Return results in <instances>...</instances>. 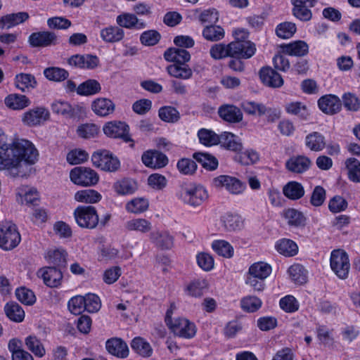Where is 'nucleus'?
Segmentation results:
<instances>
[{
	"label": "nucleus",
	"instance_id": "f257e3e1",
	"mask_svg": "<svg viewBox=\"0 0 360 360\" xmlns=\"http://www.w3.org/2000/svg\"><path fill=\"white\" fill-rule=\"evenodd\" d=\"M6 153L14 165L10 169H16L18 176H27L32 172L31 165H34L39 156L38 150L34 144L26 139H16L11 147L7 145Z\"/></svg>",
	"mask_w": 360,
	"mask_h": 360
},
{
	"label": "nucleus",
	"instance_id": "f03ea898",
	"mask_svg": "<svg viewBox=\"0 0 360 360\" xmlns=\"http://www.w3.org/2000/svg\"><path fill=\"white\" fill-rule=\"evenodd\" d=\"M176 195L184 204L193 207L201 205L209 197L205 187L195 182H185L181 184Z\"/></svg>",
	"mask_w": 360,
	"mask_h": 360
},
{
	"label": "nucleus",
	"instance_id": "7ed1b4c3",
	"mask_svg": "<svg viewBox=\"0 0 360 360\" xmlns=\"http://www.w3.org/2000/svg\"><path fill=\"white\" fill-rule=\"evenodd\" d=\"M172 305L167 309L165 321L167 327L176 336L185 339H191L195 335L196 326L194 323L184 317L173 319Z\"/></svg>",
	"mask_w": 360,
	"mask_h": 360
},
{
	"label": "nucleus",
	"instance_id": "20e7f679",
	"mask_svg": "<svg viewBox=\"0 0 360 360\" xmlns=\"http://www.w3.org/2000/svg\"><path fill=\"white\" fill-rule=\"evenodd\" d=\"M21 241V236L15 224L11 221L0 223V248L6 251L13 250Z\"/></svg>",
	"mask_w": 360,
	"mask_h": 360
},
{
	"label": "nucleus",
	"instance_id": "39448f33",
	"mask_svg": "<svg viewBox=\"0 0 360 360\" xmlns=\"http://www.w3.org/2000/svg\"><path fill=\"white\" fill-rule=\"evenodd\" d=\"M91 161L94 166L105 172H115L120 166L117 158L107 150L95 151L91 155Z\"/></svg>",
	"mask_w": 360,
	"mask_h": 360
},
{
	"label": "nucleus",
	"instance_id": "423d86ee",
	"mask_svg": "<svg viewBox=\"0 0 360 360\" xmlns=\"http://www.w3.org/2000/svg\"><path fill=\"white\" fill-rule=\"evenodd\" d=\"M74 217L78 226L84 229H93L99 222L96 208L93 206H79L74 211Z\"/></svg>",
	"mask_w": 360,
	"mask_h": 360
},
{
	"label": "nucleus",
	"instance_id": "0eeeda50",
	"mask_svg": "<svg viewBox=\"0 0 360 360\" xmlns=\"http://www.w3.org/2000/svg\"><path fill=\"white\" fill-rule=\"evenodd\" d=\"M70 180L75 184L83 186L96 185L99 176L92 169L86 167H77L72 169L70 173Z\"/></svg>",
	"mask_w": 360,
	"mask_h": 360
},
{
	"label": "nucleus",
	"instance_id": "6e6552de",
	"mask_svg": "<svg viewBox=\"0 0 360 360\" xmlns=\"http://www.w3.org/2000/svg\"><path fill=\"white\" fill-rule=\"evenodd\" d=\"M212 185L217 189L225 188L233 195L243 193L246 188L245 184L238 179L229 175H220L214 178Z\"/></svg>",
	"mask_w": 360,
	"mask_h": 360
},
{
	"label": "nucleus",
	"instance_id": "1a4fd4ad",
	"mask_svg": "<svg viewBox=\"0 0 360 360\" xmlns=\"http://www.w3.org/2000/svg\"><path fill=\"white\" fill-rule=\"evenodd\" d=\"M330 267L340 278H346L350 268L347 254L341 250H333L330 255Z\"/></svg>",
	"mask_w": 360,
	"mask_h": 360
},
{
	"label": "nucleus",
	"instance_id": "9d476101",
	"mask_svg": "<svg viewBox=\"0 0 360 360\" xmlns=\"http://www.w3.org/2000/svg\"><path fill=\"white\" fill-rule=\"evenodd\" d=\"M240 45L238 42H231L228 44H215L210 50V56L214 60H220L226 57L238 58Z\"/></svg>",
	"mask_w": 360,
	"mask_h": 360
},
{
	"label": "nucleus",
	"instance_id": "9b49d317",
	"mask_svg": "<svg viewBox=\"0 0 360 360\" xmlns=\"http://www.w3.org/2000/svg\"><path fill=\"white\" fill-rule=\"evenodd\" d=\"M235 41L233 42H238L240 46V50L238 53V58H250L255 53L256 48L253 43L248 40L249 33L245 29H237L233 32Z\"/></svg>",
	"mask_w": 360,
	"mask_h": 360
},
{
	"label": "nucleus",
	"instance_id": "f8f14e48",
	"mask_svg": "<svg viewBox=\"0 0 360 360\" xmlns=\"http://www.w3.org/2000/svg\"><path fill=\"white\" fill-rule=\"evenodd\" d=\"M103 131L104 134L110 138H120L125 142L131 141V139L129 134V126L122 122L112 121L106 123Z\"/></svg>",
	"mask_w": 360,
	"mask_h": 360
},
{
	"label": "nucleus",
	"instance_id": "ddd939ff",
	"mask_svg": "<svg viewBox=\"0 0 360 360\" xmlns=\"http://www.w3.org/2000/svg\"><path fill=\"white\" fill-rule=\"evenodd\" d=\"M143 164L153 169H159L165 167L169 162L166 155L157 150H148L141 155Z\"/></svg>",
	"mask_w": 360,
	"mask_h": 360
},
{
	"label": "nucleus",
	"instance_id": "4468645a",
	"mask_svg": "<svg viewBox=\"0 0 360 360\" xmlns=\"http://www.w3.org/2000/svg\"><path fill=\"white\" fill-rule=\"evenodd\" d=\"M58 36L50 31H41L32 33L28 39V42L32 47H47L56 45Z\"/></svg>",
	"mask_w": 360,
	"mask_h": 360
},
{
	"label": "nucleus",
	"instance_id": "2eb2a0df",
	"mask_svg": "<svg viewBox=\"0 0 360 360\" xmlns=\"http://www.w3.org/2000/svg\"><path fill=\"white\" fill-rule=\"evenodd\" d=\"M50 117L49 110L44 107H37L24 112L22 122L25 125L33 127L40 124L42 122L48 120Z\"/></svg>",
	"mask_w": 360,
	"mask_h": 360
},
{
	"label": "nucleus",
	"instance_id": "dca6fc26",
	"mask_svg": "<svg viewBox=\"0 0 360 360\" xmlns=\"http://www.w3.org/2000/svg\"><path fill=\"white\" fill-rule=\"evenodd\" d=\"M294 6L293 15L302 21H308L311 18L310 8L313 7L316 0H291Z\"/></svg>",
	"mask_w": 360,
	"mask_h": 360
},
{
	"label": "nucleus",
	"instance_id": "f3484780",
	"mask_svg": "<svg viewBox=\"0 0 360 360\" xmlns=\"http://www.w3.org/2000/svg\"><path fill=\"white\" fill-rule=\"evenodd\" d=\"M320 110L326 114L333 115L338 112L342 107L340 99L335 95H326L318 101Z\"/></svg>",
	"mask_w": 360,
	"mask_h": 360
},
{
	"label": "nucleus",
	"instance_id": "a211bd4d",
	"mask_svg": "<svg viewBox=\"0 0 360 360\" xmlns=\"http://www.w3.org/2000/svg\"><path fill=\"white\" fill-rule=\"evenodd\" d=\"M311 165V160L305 155L291 157L285 162L286 169L295 174H302L307 171Z\"/></svg>",
	"mask_w": 360,
	"mask_h": 360
},
{
	"label": "nucleus",
	"instance_id": "6ab92c4d",
	"mask_svg": "<svg viewBox=\"0 0 360 360\" xmlns=\"http://www.w3.org/2000/svg\"><path fill=\"white\" fill-rule=\"evenodd\" d=\"M38 276L41 277L44 283L51 288L58 287L60 285L63 274L56 267H44L38 271Z\"/></svg>",
	"mask_w": 360,
	"mask_h": 360
},
{
	"label": "nucleus",
	"instance_id": "aec40b11",
	"mask_svg": "<svg viewBox=\"0 0 360 360\" xmlns=\"http://www.w3.org/2000/svg\"><path fill=\"white\" fill-rule=\"evenodd\" d=\"M259 77L264 84L272 88H278L283 84L280 74L270 67L262 68L259 70Z\"/></svg>",
	"mask_w": 360,
	"mask_h": 360
},
{
	"label": "nucleus",
	"instance_id": "412c9836",
	"mask_svg": "<svg viewBox=\"0 0 360 360\" xmlns=\"http://www.w3.org/2000/svg\"><path fill=\"white\" fill-rule=\"evenodd\" d=\"M98 58L92 55H75L68 60V63L71 66L78 68L94 69L98 64Z\"/></svg>",
	"mask_w": 360,
	"mask_h": 360
},
{
	"label": "nucleus",
	"instance_id": "4be33fe9",
	"mask_svg": "<svg viewBox=\"0 0 360 360\" xmlns=\"http://www.w3.org/2000/svg\"><path fill=\"white\" fill-rule=\"evenodd\" d=\"M115 109V105L109 98H98L91 103V110L100 117H106L112 114Z\"/></svg>",
	"mask_w": 360,
	"mask_h": 360
},
{
	"label": "nucleus",
	"instance_id": "5701e85b",
	"mask_svg": "<svg viewBox=\"0 0 360 360\" xmlns=\"http://www.w3.org/2000/svg\"><path fill=\"white\" fill-rule=\"evenodd\" d=\"M116 22L120 27L127 29L142 30L146 27V23L143 21L139 20L135 14L129 13L119 15L116 18Z\"/></svg>",
	"mask_w": 360,
	"mask_h": 360
},
{
	"label": "nucleus",
	"instance_id": "b1692460",
	"mask_svg": "<svg viewBox=\"0 0 360 360\" xmlns=\"http://www.w3.org/2000/svg\"><path fill=\"white\" fill-rule=\"evenodd\" d=\"M224 229L229 232H234L243 229L244 222L238 214L227 212L221 217Z\"/></svg>",
	"mask_w": 360,
	"mask_h": 360
},
{
	"label": "nucleus",
	"instance_id": "393cba45",
	"mask_svg": "<svg viewBox=\"0 0 360 360\" xmlns=\"http://www.w3.org/2000/svg\"><path fill=\"white\" fill-rule=\"evenodd\" d=\"M29 18L27 12H18L10 13L0 17V29L9 30L20 23H22Z\"/></svg>",
	"mask_w": 360,
	"mask_h": 360
},
{
	"label": "nucleus",
	"instance_id": "a878e982",
	"mask_svg": "<svg viewBox=\"0 0 360 360\" xmlns=\"http://www.w3.org/2000/svg\"><path fill=\"white\" fill-rule=\"evenodd\" d=\"M105 347L109 353L117 357L126 358L129 354L127 345L120 338L108 340Z\"/></svg>",
	"mask_w": 360,
	"mask_h": 360
},
{
	"label": "nucleus",
	"instance_id": "bb28decb",
	"mask_svg": "<svg viewBox=\"0 0 360 360\" xmlns=\"http://www.w3.org/2000/svg\"><path fill=\"white\" fill-rule=\"evenodd\" d=\"M281 49L283 53L294 56H303L308 53L309 46L304 41H295L281 45Z\"/></svg>",
	"mask_w": 360,
	"mask_h": 360
},
{
	"label": "nucleus",
	"instance_id": "cd10ccee",
	"mask_svg": "<svg viewBox=\"0 0 360 360\" xmlns=\"http://www.w3.org/2000/svg\"><path fill=\"white\" fill-rule=\"evenodd\" d=\"M150 240L158 248L168 250L174 245L173 237L167 231H153L150 235Z\"/></svg>",
	"mask_w": 360,
	"mask_h": 360
},
{
	"label": "nucleus",
	"instance_id": "c85d7f7f",
	"mask_svg": "<svg viewBox=\"0 0 360 360\" xmlns=\"http://www.w3.org/2000/svg\"><path fill=\"white\" fill-rule=\"evenodd\" d=\"M6 107L13 110H20L30 104V99L25 95L11 94L4 99Z\"/></svg>",
	"mask_w": 360,
	"mask_h": 360
},
{
	"label": "nucleus",
	"instance_id": "c756f323",
	"mask_svg": "<svg viewBox=\"0 0 360 360\" xmlns=\"http://www.w3.org/2000/svg\"><path fill=\"white\" fill-rule=\"evenodd\" d=\"M166 60L174 62V64L185 63L191 58V55L188 51L180 48L168 49L164 53Z\"/></svg>",
	"mask_w": 360,
	"mask_h": 360
},
{
	"label": "nucleus",
	"instance_id": "7c9ffc66",
	"mask_svg": "<svg viewBox=\"0 0 360 360\" xmlns=\"http://www.w3.org/2000/svg\"><path fill=\"white\" fill-rule=\"evenodd\" d=\"M101 39L107 43H115L121 41L124 36V30L118 26H108L101 30Z\"/></svg>",
	"mask_w": 360,
	"mask_h": 360
},
{
	"label": "nucleus",
	"instance_id": "2f4dec72",
	"mask_svg": "<svg viewBox=\"0 0 360 360\" xmlns=\"http://www.w3.org/2000/svg\"><path fill=\"white\" fill-rule=\"evenodd\" d=\"M219 115L223 120L229 122H238L243 120V114L240 110L231 105L220 107Z\"/></svg>",
	"mask_w": 360,
	"mask_h": 360
},
{
	"label": "nucleus",
	"instance_id": "473e14b6",
	"mask_svg": "<svg viewBox=\"0 0 360 360\" xmlns=\"http://www.w3.org/2000/svg\"><path fill=\"white\" fill-rule=\"evenodd\" d=\"M124 228L129 231L141 233L149 232L152 229L151 222L143 218H134L126 221Z\"/></svg>",
	"mask_w": 360,
	"mask_h": 360
},
{
	"label": "nucleus",
	"instance_id": "72a5a7b5",
	"mask_svg": "<svg viewBox=\"0 0 360 360\" xmlns=\"http://www.w3.org/2000/svg\"><path fill=\"white\" fill-rule=\"evenodd\" d=\"M285 110L287 113L297 116L303 120H307L309 115L307 106L300 101H292L285 103Z\"/></svg>",
	"mask_w": 360,
	"mask_h": 360
},
{
	"label": "nucleus",
	"instance_id": "f704fd0d",
	"mask_svg": "<svg viewBox=\"0 0 360 360\" xmlns=\"http://www.w3.org/2000/svg\"><path fill=\"white\" fill-rule=\"evenodd\" d=\"M271 265L264 262H258L252 264L248 269L247 274L265 280L271 274Z\"/></svg>",
	"mask_w": 360,
	"mask_h": 360
},
{
	"label": "nucleus",
	"instance_id": "c9c22d12",
	"mask_svg": "<svg viewBox=\"0 0 360 360\" xmlns=\"http://www.w3.org/2000/svg\"><path fill=\"white\" fill-rule=\"evenodd\" d=\"M305 145L312 151H321L326 147L325 137L319 132L314 131L306 136Z\"/></svg>",
	"mask_w": 360,
	"mask_h": 360
},
{
	"label": "nucleus",
	"instance_id": "e433bc0d",
	"mask_svg": "<svg viewBox=\"0 0 360 360\" xmlns=\"http://www.w3.org/2000/svg\"><path fill=\"white\" fill-rule=\"evenodd\" d=\"M221 143L226 148L233 151H240L243 148V145L239 137L235 136L230 132H224L220 134Z\"/></svg>",
	"mask_w": 360,
	"mask_h": 360
},
{
	"label": "nucleus",
	"instance_id": "4c0bfd02",
	"mask_svg": "<svg viewBox=\"0 0 360 360\" xmlns=\"http://www.w3.org/2000/svg\"><path fill=\"white\" fill-rule=\"evenodd\" d=\"M275 248L280 254L285 257H292L298 252L297 245L290 239L283 238L278 240Z\"/></svg>",
	"mask_w": 360,
	"mask_h": 360
},
{
	"label": "nucleus",
	"instance_id": "58836bf2",
	"mask_svg": "<svg viewBox=\"0 0 360 360\" xmlns=\"http://www.w3.org/2000/svg\"><path fill=\"white\" fill-rule=\"evenodd\" d=\"M283 193L290 200H298L304 196V189L302 185L297 181H290L284 186Z\"/></svg>",
	"mask_w": 360,
	"mask_h": 360
},
{
	"label": "nucleus",
	"instance_id": "ea45409f",
	"mask_svg": "<svg viewBox=\"0 0 360 360\" xmlns=\"http://www.w3.org/2000/svg\"><path fill=\"white\" fill-rule=\"evenodd\" d=\"M283 216L290 226L297 227L305 224L306 218L304 214L294 208L285 210Z\"/></svg>",
	"mask_w": 360,
	"mask_h": 360
},
{
	"label": "nucleus",
	"instance_id": "a19ab883",
	"mask_svg": "<svg viewBox=\"0 0 360 360\" xmlns=\"http://www.w3.org/2000/svg\"><path fill=\"white\" fill-rule=\"evenodd\" d=\"M4 311L7 317L16 323H20L24 320L25 311L16 302L7 303L4 307Z\"/></svg>",
	"mask_w": 360,
	"mask_h": 360
},
{
	"label": "nucleus",
	"instance_id": "79ce46f5",
	"mask_svg": "<svg viewBox=\"0 0 360 360\" xmlns=\"http://www.w3.org/2000/svg\"><path fill=\"white\" fill-rule=\"evenodd\" d=\"M100 83L96 79H88L80 84L77 89V93L81 96H91L101 91Z\"/></svg>",
	"mask_w": 360,
	"mask_h": 360
},
{
	"label": "nucleus",
	"instance_id": "37998d69",
	"mask_svg": "<svg viewBox=\"0 0 360 360\" xmlns=\"http://www.w3.org/2000/svg\"><path fill=\"white\" fill-rule=\"evenodd\" d=\"M101 199V195L93 189H86L77 191L75 194V200L83 203H96Z\"/></svg>",
	"mask_w": 360,
	"mask_h": 360
},
{
	"label": "nucleus",
	"instance_id": "c03bdc74",
	"mask_svg": "<svg viewBox=\"0 0 360 360\" xmlns=\"http://www.w3.org/2000/svg\"><path fill=\"white\" fill-rule=\"evenodd\" d=\"M167 72L171 76L183 79H188L193 75L192 70L185 63L169 65Z\"/></svg>",
	"mask_w": 360,
	"mask_h": 360
},
{
	"label": "nucleus",
	"instance_id": "a18cd8bd",
	"mask_svg": "<svg viewBox=\"0 0 360 360\" xmlns=\"http://www.w3.org/2000/svg\"><path fill=\"white\" fill-rule=\"evenodd\" d=\"M224 30L218 25H206L202 30L203 37L210 41H218L224 37Z\"/></svg>",
	"mask_w": 360,
	"mask_h": 360
},
{
	"label": "nucleus",
	"instance_id": "49530a36",
	"mask_svg": "<svg viewBox=\"0 0 360 360\" xmlns=\"http://www.w3.org/2000/svg\"><path fill=\"white\" fill-rule=\"evenodd\" d=\"M316 335L320 343L324 347L330 348L334 346L333 330L326 326L320 325L316 328Z\"/></svg>",
	"mask_w": 360,
	"mask_h": 360
},
{
	"label": "nucleus",
	"instance_id": "de8ad7c7",
	"mask_svg": "<svg viewBox=\"0 0 360 360\" xmlns=\"http://www.w3.org/2000/svg\"><path fill=\"white\" fill-rule=\"evenodd\" d=\"M25 344L27 348L36 356L42 357L46 354L45 348L41 340L35 335H31L25 339Z\"/></svg>",
	"mask_w": 360,
	"mask_h": 360
},
{
	"label": "nucleus",
	"instance_id": "09e8293b",
	"mask_svg": "<svg viewBox=\"0 0 360 360\" xmlns=\"http://www.w3.org/2000/svg\"><path fill=\"white\" fill-rule=\"evenodd\" d=\"M240 304L244 311L253 313L262 307V301L256 296L248 295L240 300Z\"/></svg>",
	"mask_w": 360,
	"mask_h": 360
},
{
	"label": "nucleus",
	"instance_id": "8fccbe9b",
	"mask_svg": "<svg viewBox=\"0 0 360 360\" xmlns=\"http://www.w3.org/2000/svg\"><path fill=\"white\" fill-rule=\"evenodd\" d=\"M114 190L119 195H130L137 190L136 183L129 179L117 181L113 185Z\"/></svg>",
	"mask_w": 360,
	"mask_h": 360
},
{
	"label": "nucleus",
	"instance_id": "3c124183",
	"mask_svg": "<svg viewBox=\"0 0 360 360\" xmlns=\"http://www.w3.org/2000/svg\"><path fill=\"white\" fill-rule=\"evenodd\" d=\"M148 200L144 198H136L129 201L125 209L128 212L133 214H141L148 208Z\"/></svg>",
	"mask_w": 360,
	"mask_h": 360
},
{
	"label": "nucleus",
	"instance_id": "603ef678",
	"mask_svg": "<svg viewBox=\"0 0 360 360\" xmlns=\"http://www.w3.org/2000/svg\"><path fill=\"white\" fill-rule=\"evenodd\" d=\"M198 136L200 143L206 146L217 145L220 141V135L210 129H200L198 132Z\"/></svg>",
	"mask_w": 360,
	"mask_h": 360
},
{
	"label": "nucleus",
	"instance_id": "864d4df0",
	"mask_svg": "<svg viewBox=\"0 0 360 360\" xmlns=\"http://www.w3.org/2000/svg\"><path fill=\"white\" fill-rule=\"evenodd\" d=\"M67 252L62 248L53 249L47 251L46 259L51 264L62 266L66 262Z\"/></svg>",
	"mask_w": 360,
	"mask_h": 360
},
{
	"label": "nucleus",
	"instance_id": "5fc2aeb1",
	"mask_svg": "<svg viewBox=\"0 0 360 360\" xmlns=\"http://www.w3.org/2000/svg\"><path fill=\"white\" fill-rule=\"evenodd\" d=\"M37 82L34 77L30 74H20L15 77V86L25 92L36 86Z\"/></svg>",
	"mask_w": 360,
	"mask_h": 360
},
{
	"label": "nucleus",
	"instance_id": "6e6d98bb",
	"mask_svg": "<svg viewBox=\"0 0 360 360\" xmlns=\"http://www.w3.org/2000/svg\"><path fill=\"white\" fill-rule=\"evenodd\" d=\"M243 111L251 115L262 116L265 115L266 105L261 103L245 101L241 103Z\"/></svg>",
	"mask_w": 360,
	"mask_h": 360
},
{
	"label": "nucleus",
	"instance_id": "4d7b16f0",
	"mask_svg": "<svg viewBox=\"0 0 360 360\" xmlns=\"http://www.w3.org/2000/svg\"><path fill=\"white\" fill-rule=\"evenodd\" d=\"M288 273L295 283L302 284L307 282V272L302 265L299 264L292 265L288 269Z\"/></svg>",
	"mask_w": 360,
	"mask_h": 360
},
{
	"label": "nucleus",
	"instance_id": "13d9d810",
	"mask_svg": "<svg viewBox=\"0 0 360 360\" xmlns=\"http://www.w3.org/2000/svg\"><path fill=\"white\" fill-rule=\"evenodd\" d=\"M131 347L139 354L149 357L152 355L153 349L148 342L141 338H135L131 343Z\"/></svg>",
	"mask_w": 360,
	"mask_h": 360
},
{
	"label": "nucleus",
	"instance_id": "bf43d9fd",
	"mask_svg": "<svg viewBox=\"0 0 360 360\" xmlns=\"http://www.w3.org/2000/svg\"><path fill=\"white\" fill-rule=\"evenodd\" d=\"M212 248L219 255L224 257L231 258L233 255V248L226 240H214L212 244Z\"/></svg>",
	"mask_w": 360,
	"mask_h": 360
},
{
	"label": "nucleus",
	"instance_id": "052dcab7",
	"mask_svg": "<svg viewBox=\"0 0 360 360\" xmlns=\"http://www.w3.org/2000/svg\"><path fill=\"white\" fill-rule=\"evenodd\" d=\"M46 79L53 82H60L66 79L69 73L67 70L57 67L47 68L44 70Z\"/></svg>",
	"mask_w": 360,
	"mask_h": 360
},
{
	"label": "nucleus",
	"instance_id": "680f3d73",
	"mask_svg": "<svg viewBox=\"0 0 360 360\" xmlns=\"http://www.w3.org/2000/svg\"><path fill=\"white\" fill-rule=\"evenodd\" d=\"M159 117L166 122H176L180 116L178 110L172 106H163L159 109Z\"/></svg>",
	"mask_w": 360,
	"mask_h": 360
},
{
	"label": "nucleus",
	"instance_id": "e2e57ef3",
	"mask_svg": "<svg viewBox=\"0 0 360 360\" xmlns=\"http://www.w3.org/2000/svg\"><path fill=\"white\" fill-rule=\"evenodd\" d=\"M51 109L54 113L60 114L67 117L74 115V109L70 103L63 101H56L51 104Z\"/></svg>",
	"mask_w": 360,
	"mask_h": 360
},
{
	"label": "nucleus",
	"instance_id": "0e129e2a",
	"mask_svg": "<svg viewBox=\"0 0 360 360\" xmlns=\"http://www.w3.org/2000/svg\"><path fill=\"white\" fill-rule=\"evenodd\" d=\"M349 179L354 182H360V162L356 158H349L346 161Z\"/></svg>",
	"mask_w": 360,
	"mask_h": 360
},
{
	"label": "nucleus",
	"instance_id": "69168bd1",
	"mask_svg": "<svg viewBox=\"0 0 360 360\" xmlns=\"http://www.w3.org/2000/svg\"><path fill=\"white\" fill-rule=\"evenodd\" d=\"M193 158L200 163L202 164V167L214 170L217 169L218 166V160L214 157L205 153H195Z\"/></svg>",
	"mask_w": 360,
	"mask_h": 360
},
{
	"label": "nucleus",
	"instance_id": "338daca9",
	"mask_svg": "<svg viewBox=\"0 0 360 360\" xmlns=\"http://www.w3.org/2000/svg\"><path fill=\"white\" fill-rule=\"evenodd\" d=\"M17 299L26 305H32L36 301L34 292L25 287L17 288L15 290Z\"/></svg>",
	"mask_w": 360,
	"mask_h": 360
},
{
	"label": "nucleus",
	"instance_id": "774afa93",
	"mask_svg": "<svg viewBox=\"0 0 360 360\" xmlns=\"http://www.w3.org/2000/svg\"><path fill=\"white\" fill-rule=\"evenodd\" d=\"M295 32V24L290 22L280 23L276 29L277 36L282 39L290 38Z\"/></svg>",
	"mask_w": 360,
	"mask_h": 360
}]
</instances>
